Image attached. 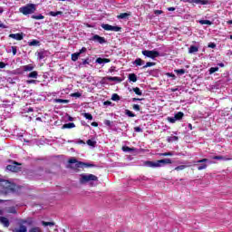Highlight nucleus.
Wrapping results in <instances>:
<instances>
[{
	"instance_id": "obj_16",
	"label": "nucleus",
	"mask_w": 232,
	"mask_h": 232,
	"mask_svg": "<svg viewBox=\"0 0 232 232\" xmlns=\"http://www.w3.org/2000/svg\"><path fill=\"white\" fill-rule=\"evenodd\" d=\"M96 63L98 64H106L108 63H111V60H110L108 58H97Z\"/></svg>"
},
{
	"instance_id": "obj_57",
	"label": "nucleus",
	"mask_w": 232,
	"mask_h": 232,
	"mask_svg": "<svg viewBox=\"0 0 232 232\" xmlns=\"http://www.w3.org/2000/svg\"><path fill=\"white\" fill-rule=\"evenodd\" d=\"M167 77H171L172 79H175V74L171 72H168Z\"/></svg>"
},
{
	"instance_id": "obj_61",
	"label": "nucleus",
	"mask_w": 232,
	"mask_h": 232,
	"mask_svg": "<svg viewBox=\"0 0 232 232\" xmlns=\"http://www.w3.org/2000/svg\"><path fill=\"white\" fill-rule=\"evenodd\" d=\"M0 28H8V26L3 24V22H0Z\"/></svg>"
},
{
	"instance_id": "obj_52",
	"label": "nucleus",
	"mask_w": 232,
	"mask_h": 232,
	"mask_svg": "<svg viewBox=\"0 0 232 232\" xmlns=\"http://www.w3.org/2000/svg\"><path fill=\"white\" fill-rule=\"evenodd\" d=\"M133 110H135V111H140V106L139 104H134Z\"/></svg>"
},
{
	"instance_id": "obj_51",
	"label": "nucleus",
	"mask_w": 232,
	"mask_h": 232,
	"mask_svg": "<svg viewBox=\"0 0 232 232\" xmlns=\"http://www.w3.org/2000/svg\"><path fill=\"white\" fill-rule=\"evenodd\" d=\"M25 224H27L28 226H33L34 220L32 218H27Z\"/></svg>"
},
{
	"instance_id": "obj_8",
	"label": "nucleus",
	"mask_w": 232,
	"mask_h": 232,
	"mask_svg": "<svg viewBox=\"0 0 232 232\" xmlns=\"http://www.w3.org/2000/svg\"><path fill=\"white\" fill-rule=\"evenodd\" d=\"M102 28L103 30H106L107 32H121V30H122L119 26H113V25H110L108 24H102Z\"/></svg>"
},
{
	"instance_id": "obj_6",
	"label": "nucleus",
	"mask_w": 232,
	"mask_h": 232,
	"mask_svg": "<svg viewBox=\"0 0 232 232\" xmlns=\"http://www.w3.org/2000/svg\"><path fill=\"white\" fill-rule=\"evenodd\" d=\"M69 164H76L77 168H93V164L84 163L82 161H77L76 159L72 158L69 160Z\"/></svg>"
},
{
	"instance_id": "obj_46",
	"label": "nucleus",
	"mask_w": 232,
	"mask_h": 232,
	"mask_svg": "<svg viewBox=\"0 0 232 232\" xmlns=\"http://www.w3.org/2000/svg\"><path fill=\"white\" fill-rule=\"evenodd\" d=\"M125 114H126L128 117H135V113H132L131 111H130V110H126V111H125Z\"/></svg>"
},
{
	"instance_id": "obj_43",
	"label": "nucleus",
	"mask_w": 232,
	"mask_h": 232,
	"mask_svg": "<svg viewBox=\"0 0 232 232\" xmlns=\"http://www.w3.org/2000/svg\"><path fill=\"white\" fill-rule=\"evenodd\" d=\"M42 226H44V227L50 226V227H52V226H55V223H53V222L42 221Z\"/></svg>"
},
{
	"instance_id": "obj_27",
	"label": "nucleus",
	"mask_w": 232,
	"mask_h": 232,
	"mask_svg": "<svg viewBox=\"0 0 232 232\" xmlns=\"http://www.w3.org/2000/svg\"><path fill=\"white\" fill-rule=\"evenodd\" d=\"M174 117L176 118V121H181L182 117H184V112L179 111Z\"/></svg>"
},
{
	"instance_id": "obj_36",
	"label": "nucleus",
	"mask_w": 232,
	"mask_h": 232,
	"mask_svg": "<svg viewBox=\"0 0 232 232\" xmlns=\"http://www.w3.org/2000/svg\"><path fill=\"white\" fill-rule=\"evenodd\" d=\"M6 211L7 213H12L13 215L17 213V210L14 208V207L8 208Z\"/></svg>"
},
{
	"instance_id": "obj_34",
	"label": "nucleus",
	"mask_w": 232,
	"mask_h": 232,
	"mask_svg": "<svg viewBox=\"0 0 232 232\" xmlns=\"http://www.w3.org/2000/svg\"><path fill=\"white\" fill-rule=\"evenodd\" d=\"M83 117L88 121H93V116L91 113L85 112L83 113Z\"/></svg>"
},
{
	"instance_id": "obj_2",
	"label": "nucleus",
	"mask_w": 232,
	"mask_h": 232,
	"mask_svg": "<svg viewBox=\"0 0 232 232\" xmlns=\"http://www.w3.org/2000/svg\"><path fill=\"white\" fill-rule=\"evenodd\" d=\"M171 160L169 159H163V160H159L156 161H144L143 166H146L147 168H163V166H166V164H171Z\"/></svg>"
},
{
	"instance_id": "obj_60",
	"label": "nucleus",
	"mask_w": 232,
	"mask_h": 232,
	"mask_svg": "<svg viewBox=\"0 0 232 232\" xmlns=\"http://www.w3.org/2000/svg\"><path fill=\"white\" fill-rule=\"evenodd\" d=\"M0 68H6V63L0 62Z\"/></svg>"
},
{
	"instance_id": "obj_54",
	"label": "nucleus",
	"mask_w": 232,
	"mask_h": 232,
	"mask_svg": "<svg viewBox=\"0 0 232 232\" xmlns=\"http://www.w3.org/2000/svg\"><path fill=\"white\" fill-rule=\"evenodd\" d=\"M26 82H27V84H36L37 81L36 80H27Z\"/></svg>"
},
{
	"instance_id": "obj_39",
	"label": "nucleus",
	"mask_w": 232,
	"mask_h": 232,
	"mask_svg": "<svg viewBox=\"0 0 232 232\" xmlns=\"http://www.w3.org/2000/svg\"><path fill=\"white\" fill-rule=\"evenodd\" d=\"M134 93H136V95H142V92L140 91V89L139 87L133 88L132 89Z\"/></svg>"
},
{
	"instance_id": "obj_5",
	"label": "nucleus",
	"mask_w": 232,
	"mask_h": 232,
	"mask_svg": "<svg viewBox=\"0 0 232 232\" xmlns=\"http://www.w3.org/2000/svg\"><path fill=\"white\" fill-rule=\"evenodd\" d=\"M141 53L144 55V57H149V59H152L153 61H155L156 57H160V53L155 50H144L141 52Z\"/></svg>"
},
{
	"instance_id": "obj_47",
	"label": "nucleus",
	"mask_w": 232,
	"mask_h": 232,
	"mask_svg": "<svg viewBox=\"0 0 232 232\" xmlns=\"http://www.w3.org/2000/svg\"><path fill=\"white\" fill-rule=\"evenodd\" d=\"M215 72H218V67H211L209 69V74L212 75V73H215Z\"/></svg>"
},
{
	"instance_id": "obj_24",
	"label": "nucleus",
	"mask_w": 232,
	"mask_h": 232,
	"mask_svg": "<svg viewBox=\"0 0 232 232\" xmlns=\"http://www.w3.org/2000/svg\"><path fill=\"white\" fill-rule=\"evenodd\" d=\"M129 81H130L131 82H137V74L130 73L129 74Z\"/></svg>"
},
{
	"instance_id": "obj_26",
	"label": "nucleus",
	"mask_w": 232,
	"mask_h": 232,
	"mask_svg": "<svg viewBox=\"0 0 232 232\" xmlns=\"http://www.w3.org/2000/svg\"><path fill=\"white\" fill-rule=\"evenodd\" d=\"M24 72H32L34 70V65L27 64L23 67Z\"/></svg>"
},
{
	"instance_id": "obj_1",
	"label": "nucleus",
	"mask_w": 232,
	"mask_h": 232,
	"mask_svg": "<svg viewBox=\"0 0 232 232\" xmlns=\"http://www.w3.org/2000/svg\"><path fill=\"white\" fill-rule=\"evenodd\" d=\"M0 188L1 191L4 195H8L10 193H14L15 191V184L6 180V179H2L0 180Z\"/></svg>"
},
{
	"instance_id": "obj_28",
	"label": "nucleus",
	"mask_w": 232,
	"mask_h": 232,
	"mask_svg": "<svg viewBox=\"0 0 232 232\" xmlns=\"http://www.w3.org/2000/svg\"><path fill=\"white\" fill-rule=\"evenodd\" d=\"M49 15H52V17H57V15H63V12H61V11H57V12L51 11L49 13Z\"/></svg>"
},
{
	"instance_id": "obj_17",
	"label": "nucleus",
	"mask_w": 232,
	"mask_h": 232,
	"mask_svg": "<svg viewBox=\"0 0 232 232\" xmlns=\"http://www.w3.org/2000/svg\"><path fill=\"white\" fill-rule=\"evenodd\" d=\"M28 228L24 225H20L19 227L14 229V232H27Z\"/></svg>"
},
{
	"instance_id": "obj_3",
	"label": "nucleus",
	"mask_w": 232,
	"mask_h": 232,
	"mask_svg": "<svg viewBox=\"0 0 232 232\" xmlns=\"http://www.w3.org/2000/svg\"><path fill=\"white\" fill-rule=\"evenodd\" d=\"M81 184L90 183L91 186H95V182H99V178L93 174H82L80 178Z\"/></svg>"
},
{
	"instance_id": "obj_56",
	"label": "nucleus",
	"mask_w": 232,
	"mask_h": 232,
	"mask_svg": "<svg viewBox=\"0 0 232 232\" xmlns=\"http://www.w3.org/2000/svg\"><path fill=\"white\" fill-rule=\"evenodd\" d=\"M208 48H217V44L215 43L208 44Z\"/></svg>"
},
{
	"instance_id": "obj_59",
	"label": "nucleus",
	"mask_w": 232,
	"mask_h": 232,
	"mask_svg": "<svg viewBox=\"0 0 232 232\" xmlns=\"http://www.w3.org/2000/svg\"><path fill=\"white\" fill-rule=\"evenodd\" d=\"M104 106H111V102L107 101L103 102Z\"/></svg>"
},
{
	"instance_id": "obj_42",
	"label": "nucleus",
	"mask_w": 232,
	"mask_h": 232,
	"mask_svg": "<svg viewBox=\"0 0 232 232\" xmlns=\"http://www.w3.org/2000/svg\"><path fill=\"white\" fill-rule=\"evenodd\" d=\"M175 72L178 73L179 75H184L186 73V70L178 69V70H175Z\"/></svg>"
},
{
	"instance_id": "obj_13",
	"label": "nucleus",
	"mask_w": 232,
	"mask_h": 232,
	"mask_svg": "<svg viewBox=\"0 0 232 232\" xmlns=\"http://www.w3.org/2000/svg\"><path fill=\"white\" fill-rule=\"evenodd\" d=\"M0 224H2L4 227H10V220H8V218L0 217Z\"/></svg>"
},
{
	"instance_id": "obj_32",
	"label": "nucleus",
	"mask_w": 232,
	"mask_h": 232,
	"mask_svg": "<svg viewBox=\"0 0 232 232\" xmlns=\"http://www.w3.org/2000/svg\"><path fill=\"white\" fill-rule=\"evenodd\" d=\"M199 24H208V26H211V24H213V22H211L209 20H200Z\"/></svg>"
},
{
	"instance_id": "obj_14",
	"label": "nucleus",
	"mask_w": 232,
	"mask_h": 232,
	"mask_svg": "<svg viewBox=\"0 0 232 232\" xmlns=\"http://www.w3.org/2000/svg\"><path fill=\"white\" fill-rule=\"evenodd\" d=\"M6 169L8 171H12L13 173H17V171H19V166H17L15 163L13 165H7Z\"/></svg>"
},
{
	"instance_id": "obj_11",
	"label": "nucleus",
	"mask_w": 232,
	"mask_h": 232,
	"mask_svg": "<svg viewBox=\"0 0 232 232\" xmlns=\"http://www.w3.org/2000/svg\"><path fill=\"white\" fill-rule=\"evenodd\" d=\"M91 40L95 41L96 43H99L100 44H104L106 43V39L102 36H99V34L93 35Z\"/></svg>"
},
{
	"instance_id": "obj_38",
	"label": "nucleus",
	"mask_w": 232,
	"mask_h": 232,
	"mask_svg": "<svg viewBox=\"0 0 232 232\" xmlns=\"http://www.w3.org/2000/svg\"><path fill=\"white\" fill-rule=\"evenodd\" d=\"M54 102L60 103V104H63V103L68 104V102H69L68 100H63V99H55Z\"/></svg>"
},
{
	"instance_id": "obj_23",
	"label": "nucleus",
	"mask_w": 232,
	"mask_h": 232,
	"mask_svg": "<svg viewBox=\"0 0 232 232\" xmlns=\"http://www.w3.org/2000/svg\"><path fill=\"white\" fill-rule=\"evenodd\" d=\"M133 64H135L136 66H142V64H144V60L140 59V58H137L134 62Z\"/></svg>"
},
{
	"instance_id": "obj_33",
	"label": "nucleus",
	"mask_w": 232,
	"mask_h": 232,
	"mask_svg": "<svg viewBox=\"0 0 232 232\" xmlns=\"http://www.w3.org/2000/svg\"><path fill=\"white\" fill-rule=\"evenodd\" d=\"M87 144H88V146H92V148H95L97 141H95L93 140H88Z\"/></svg>"
},
{
	"instance_id": "obj_10",
	"label": "nucleus",
	"mask_w": 232,
	"mask_h": 232,
	"mask_svg": "<svg viewBox=\"0 0 232 232\" xmlns=\"http://www.w3.org/2000/svg\"><path fill=\"white\" fill-rule=\"evenodd\" d=\"M208 159H202L198 160V164H201L198 166V171H202V169H206V168H208V164L204 163V162H208Z\"/></svg>"
},
{
	"instance_id": "obj_7",
	"label": "nucleus",
	"mask_w": 232,
	"mask_h": 232,
	"mask_svg": "<svg viewBox=\"0 0 232 232\" xmlns=\"http://www.w3.org/2000/svg\"><path fill=\"white\" fill-rule=\"evenodd\" d=\"M108 81H113V82H122V79H121L120 77H117V76H114V77L107 76V77H103L101 80V84H108Z\"/></svg>"
},
{
	"instance_id": "obj_45",
	"label": "nucleus",
	"mask_w": 232,
	"mask_h": 232,
	"mask_svg": "<svg viewBox=\"0 0 232 232\" xmlns=\"http://www.w3.org/2000/svg\"><path fill=\"white\" fill-rule=\"evenodd\" d=\"M160 155V157H173V152H165V153H161Z\"/></svg>"
},
{
	"instance_id": "obj_58",
	"label": "nucleus",
	"mask_w": 232,
	"mask_h": 232,
	"mask_svg": "<svg viewBox=\"0 0 232 232\" xmlns=\"http://www.w3.org/2000/svg\"><path fill=\"white\" fill-rule=\"evenodd\" d=\"M19 224L20 226H23V224H26V219H20Z\"/></svg>"
},
{
	"instance_id": "obj_18",
	"label": "nucleus",
	"mask_w": 232,
	"mask_h": 232,
	"mask_svg": "<svg viewBox=\"0 0 232 232\" xmlns=\"http://www.w3.org/2000/svg\"><path fill=\"white\" fill-rule=\"evenodd\" d=\"M192 5H209L208 0H192Z\"/></svg>"
},
{
	"instance_id": "obj_22",
	"label": "nucleus",
	"mask_w": 232,
	"mask_h": 232,
	"mask_svg": "<svg viewBox=\"0 0 232 232\" xmlns=\"http://www.w3.org/2000/svg\"><path fill=\"white\" fill-rule=\"evenodd\" d=\"M197 52H198V47L195 45H190V47L188 48V53H197Z\"/></svg>"
},
{
	"instance_id": "obj_49",
	"label": "nucleus",
	"mask_w": 232,
	"mask_h": 232,
	"mask_svg": "<svg viewBox=\"0 0 232 232\" xmlns=\"http://www.w3.org/2000/svg\"><path fill=\"white\" fill-rule=\"evenodd\" d=\"M13 55H17V46H11Z\"/></svg>"
},
{
	"instance_id": "obj_55",
	"label": "nucleus",
	"mask_w": 232,
	"mask_h": 232,
	"mask_svg": "<svg viewBox=\"0 0 232 232\" xmlns=\"http://www.w3.org/2000/svg\"><path fill=\"white\" fill-rule=\"evenodd\" d=\"M82 95V94L81 92H74V93H72L71 96L79 98V97H81Z\"/></svg>"
},
{
	"instance_id": "obj_30",
	"label": "nucleus",
	"mask_w": 232,
	"mask_h": 232,
	"mask_svg": "<svg viewBox=\"0 0 232 232\" xmlns=\"http://www.w3.org/2000/svg\"><path fill=\"white\" fill-rule=\"evenodd\" d=\"M168 142H175L177 140H179V137L177 136H170L167 139Z\"/></svg>"
},
{
	"instance_id": "obj_9",
	"label": "nucleus",
	"mask_w": 232,
	"mask_h": 232,
	"mask_svg": "<svg viewBox=\"0 0 232 232\" xmlns=\"http://www.w3.org/2000/svg\"><path fill=\"white\" fill-rule=\"evenodd\" d=\"M87 49L86 47H82L78 53H74L72 54V61L75 63L79 59L82 53H86Z\"/></svg>"
},
{
	"instance_id": "obj_15",
	"label": "nucleus",
	"mask_w": 232,
	"mask_h": 232,
	"mask_svg": "<svg viewBox=\"0 0 232 232\" xmlns=\"http://www.w3.org/2000/svg\"><path fill=\"white\" fill-rule=\"evenodd\" d=\"M11 39H15V41H23V34H9Z\"/></svg>"
},
{
	"instance_id": "obj_21",
	"label": "nucleus",
	"mask_w": 232,
	"mask_h": 232,
	"mask_svg": "<svg viewBox=\"0 0 232 232\" xmlns=\"http://www.w3.org/2000/svg\"><path fill=\"white\" fill-rule=\"evenodd\" d=\"M28 77L29 79H37V77H39V73L37 72V71H34L28 74Z\"/></svg>"
},
{
	"instance_id": "obj_4",
	"label": "nucleus",
	"mask_w": 232,
	"mask_h": 232,
	"mask_svg": "<svg viewBox=\"0 0 232 232\" xmlns=\"http://www.w3.org/2000/svg\"><path fill=\"white\" fill-rule=\"evenodd\" d=\"M35 10H36L35 5L28 4L25 6L20 7L19 12L24 15H30L32 14H34Z\"/></svg>"
},
{
	"instance_id": "obj_48",
	"label": "nucleus",
	"mask_w": 232,
	"mask_h": 232,
	"mask_svg": "<svg viewBox=\"0 0 232 232\" xmlns=\"http://www.w3.org/2000/svg\"><path fill=\"white\" fill-rule=\"evenodd\" d=\"M168 121H169V122H170L171 124H175V122H177V120H176L175 116H174V117H169V118H168Z\"/></svg>"
},
{
	"instance_id": "obj_25",
	"label": "nucleus",
	"mask_w": 232,
	"mask_h": 232,
	"mask_svg": "<svg viewBox=\"0 0 232 232\" xmlns=\"http://www.w3.org/2000/svg\"><path fill=\"white\" fill-rule=\"evenodd\" d=\"M122 151H125L126 153H131V151H135V148H130L128 146H123Z\"/></svg>"
},
{
	"instance_id": "obj_63",
	"label": "nucleus",
	"mask_w": 232,
	"mask_h": 232,
	"mask_svg": "<svg viewBox=\"0 0 232 232\" xmlns=\"http://www.w3.org/2000/svg\"><path fill=\"white\" fill-rule=\"evenodd\" d=\"M92 126H94L95 128H97V126H99V123L93 121V122L92 123Z\"/></svg>"
},
{
	"instance_id": "obj_31",
	"label": "nucleus",
	"mask_w": 232,
	"mask_h": 232,
	"mask_svg": "<svg viewBox=\"0 0 232 232\" xmlns=\"http://www.w3.org/2000/svg\"><path fill=\"white\" fill-rule=\"evenodd\" d=\"M40 42L39 40H33L29 43V46H39Z\"/></svg>"
},
{
	"instance_id": "obj_44",
	"label": "nucleus",
	"mask_w": 232,
	"mask_h": 232,
	"mask_svg": "<svg viewBox=\"0 0 232 232\" xmlns=\"http://www.w3.org/2000/svg\"><path fill=\"white\" fill-rule=\"evenodd\" d=\"M28 232H42V231L39 227H32L31 229H29Z\"/></svg>"
},
{
	"instance_id": "obj_41",
	"label": "nucleus",
	"mask_w": 232,
	"mask_h": 232,
	"mask_svg": "<svg viewBox=\"0 0 232 232\" xmlns=\"http://www.w3.org/2000/svg\"><path fill=\"white\" fill-rule=\"evenodd\" d=\"M155 63L153 62H148L144 66H143V69H146V68H150V66H155Z\"/></svg>"
},
{
	"instance_id": "obj_29",
	"label": "nucleus",
	"mask_w": 232,
	"mask_h": 232,
	"mask_svg": "<svg viewBox=\"0 0 232 232\" xmlns=\"http://www.w3.org/2000/svg\"><path fill=\"white\" fill-rule=\"evenodd\" d=\"M127 17H130V14L128 13H121L118 15V19H126Z\"/></svg>"
},
{
	"instance_id": "obj_12",
	"label": "nucleus",
	"mask_w": 232,
	"mask_h": 232,
	"mask_svg": "<svg viewBox=\"0 0 232 232\" xmlns=\"http://www.w3.org/2000/svg\"><path fill=\"white\" fill-rule=\"evenodd\" d=\"M36 55L39 61H43V59H46V57H48V53L45 50H42L40 52H37Z\"/></svg>"
},
{
	"instance_id": "obj_20",
	"label": "nucleus",
	"mask_w": 232,
	"mask_h": 232,
	"mask_svg": "<svg viewBox=\"0 0 232 232\" xmlns=\"http://www.w3.org/2000/svg\"><path fill=\"white\" fill-rule=\"evenodd\" d=\"M212 159L214 160H232L231 158H226L224 156H214Z\"/></svg>"
},
{
	"instance_id": "obj_62",
	"label": "nucleus",
	"mask_w": 232,
	"mask_h": 232,
	"mask_svg": "<svg viewBox=\"0 0 232 232\" xmlns=\"http://www.w3.org/2000/svg\"><path fill=\"white\" fill-rule=\"evenodd\" d=\"M137 101H144V99H140V98H133L132 102H137Z\"/></svg>"
},
{
	"instance_id": "obj_19",
	"label": "nucleus",
	"mask_w": 232,
	"mask_h": 232,
	"mask_svg": "<svg viewBox=\"0 0 232 232\" xmlns=\"http://www.w3.org/2000/svg\"><path fill=\"white\" fill-rule=\"evenodd\" d=\"M72 128H75V123L69 122L63 125V130H72Z\"/></svg>"
},
{
	"instance_id": "obj_64",
	"label": "nucleus",
	"mask_w": 232,
	"mask_h": 232,
	"mask_svg": "<svg viewBox=\"0 0 232 232\" xmlns=\"http://www.w3.org/2000/svg\"><path fill=\"white\" fill-rule=\"evenodd\" d=\"M115 70V67H111V69L109 70V72H113V71Z\"/></svg>"
},
{
	"instance_id": "obj_53",
	"label": "nucleus",
	"mask_w": 232,
	"mask_h": 232,
	"mask_svg": "<svg viewBox=\"0 0 232 232\" xmlns=\"http://www.w3.org/2000/svg\"><path fill=\"white\" fill-rule=\"evenodd\" d=\"M134 131H136V133H142V129L140 127H135Z\"/></svg>"
},
{
	"instance_id": "obj_50",
	"label": "nucleus",
	"mask_w": 232,
	"mask_h": 232,
	"mask_svg": "<svg viewBox=\"0 0 232 232\" xmlns=\"http://www.w3.org/2000/svg\"><path fill=\"white\" fill-rule=\"evenodd\" d=\"M111 121L110 120H105L103 121V124H105V126H109V128H111Z\"/></svg>"
},
{
	"instance_id": "obj_37",
	"label": "nucleus",
	"mask_w": 232,
	"mask_h": 232,
	"mask_svg": "<svg viewBox=\"0 0 232 232\" xmlns=\"http://www.w3.org/2000/svg\"><path fill=\"white\" fill-rule=\"evenodd\" d=\"M32 19H36V21H39L41 19H44V15H43V14H38V15L33 14Z\"/></svg>"
},
{
	"instance_id": "obj_35",
	"label": "nucleus",
	"mask_w": 232,
	"mask_h": 232,
	"mask_svg": "<svg viewBox=\"0 0 232 232\" xmlns=\"http://www.w3.org/2000/svg\"><path fill=\"white\" fill-rule=\"evenodd\" d=\"M188 168V166L186 165H179L178 167H176L174 169L175 171H182V169H186Z\"/></svg>"
},
{
	"instance_id": "obj_40",
	"label": "nucleus",
	"mask_w": 232,
	"mask_h": 232,
	"mask_svg": "<svg viewBox=\"0 0 232 232\" xmlns=\"http://www.w3.org/2000/svg\"><path fill=\"white\" fill-rule=\"evenodd\" d=\"M111 101H121V96L117 93H113L111 96Z\"/></svg>"
}]
</instances>
